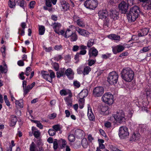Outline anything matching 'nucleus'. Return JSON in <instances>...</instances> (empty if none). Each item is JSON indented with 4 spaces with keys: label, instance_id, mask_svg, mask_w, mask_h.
Listing matches in <instances>:
<instances>
[{
    "label": "nucleus",
    "instance_id": "nucleus-1",
    "mask_svg": "<svg viewBox=\"0 0 151 151\" xmlns=\"http://www.w3.org/2000/svg\"><path fill=\"white\" fill-rule=\"evenodd\" d=\"M121 74L122 79L127 82H130L133 79L134 72L129 68L124 69L122 71Z\"/></svg>",
    "mask_w": 151,
    "mask_h": 151
},
{
    "label": "nucleus",
    "instance_id": "nucleus-2",
    "mask_svg": "<svg viewBox=\"0 0 151 151\" xmlns=\"http://www.w3.org/2000/svg\"><path fill=\"white\" fill-rule=\"evenodd\" d=\"M140 12V10L138 6H136L132 7L127 14L128 20L131 22L134 21L138 18Z\"/></svg>",
    "mask_w": 151,
    "mask_h": 151
},
{
    "label": "nucleus",
    "instance_id": "nucleus-3",
    "mask_svg": "<svg viewBox=\"0 0 151 151\" xmlns=\"http://www.w3.org/2000/svg\"><path fill=\"white\" fill-rule=\"evenodd\" d=\"M99 18L101 19L104 21V25L108 26L109 23V19L107 11L106 10L99 11L98 13Z\"/></svg>",
    "mask_w": 151,
    "mask_h": 151
},
{
    "label": "nucleus",
    "instance_id": "nucleus-4",
    "mask_svg": "<svg viewBox=\"0 0 151 151\" xmlns=\"http://www.w3.org/2000/svg\"><path fill=\"white\" fill-rule=\"evenodd\" d=\"M113 115L115 119L114 121V123H121L125 121L124 113L122 110L117 112L115 114H114Z\"/></svg>",
    "mask_w": 151,
    "mask_h": 151
},
{
    "label": "nucleus",
    "instance_id": "nucleus-5",
    "mask_svg": "<svg viewBox=\"0 0 151 151\" xmlns=\"http://www.w3.org/2000/svg\"><path fill=\"white\" fill-rule=\"evenodd\" d=\"M101 99L103 102L109 105H111L113 103V96L110 93H105L102 96Z\"/></svg>",
    "mask_w": 151,
    "mask_h": 151
},
{
    "label": "nucleus",
    "instance_id": "nucleus-6",
    "mask_svg": "<svg viewBox=\"0 0 151 151\" xmlns=\"http://www.w3.org/2000/svg\"><path fill=\"white\" fill-rule=\"evenodd\" d=\"M118 74L115 71L110 72L107 78V81L111 84H114L117 83L118 78Z\"/></svg>",
    "mask_w": 151,
    "mask_h": 151
},
{
    "label": "nucleus",
    "instance_id": "nucleus-7",
    "mask_svg": "<svg viewBox=\"0 0 151 151\" xmlns=\"http://www.w3.org/2000/svg\"><path fill=\"white\" fill-rule=\"evenodd\" d=\"M54 31L59 35H63L65 33V31L64 30H60L61 28L62 27L61 24L58 22H55L52 23L51 25Z\"/></svg>",
    "mask_w": 151,
    "mask_h": 151
},
{
    "label": "nucleus",
    "instance_id": "nucleus-8",
    "mask_svg": "<svg viewBox=\"0 0 151 151\" xmlns=\"http://www.w3.org/2000/svg\"><path fill=\"white\" fill-rule=\"evenodd\" d=\"M128 129L125 126L121 127L119 131V135L121 139H124L129 136Z\"/></svg>",
    "mask_w": 151,
    "mask_h": 151
},
{
    "label": "nucleus",
    "instance_id": "nucleus-9",
    "mask_svg": "<svg viewBox=\"0 0 151 151\" xmlns=\"http://www.w3.org/2000/svg\"><path fill=\"white\" fill-rule=\"evenodd\" d=\"M41 74L43 78L50 82L52 81V79L55 76V73L52 70L50 71V75L47 72L44 70L41 71Z\"/></svg>",
    "mask_w": 151,
    "mask_h": 151
},
{
    "label": "nucleus",
    "instance_id": "nucleus-10",
    "mask_svg": "<svg viewBox=\"0 0 151 151\" xmlns=\"http://www.w3.org/2000/svg\"><path fill=\"white\" fill-rule=\"evenodd\" d=\"M97 0H86L84 3V5L87 8L94 9L97 6Z\"/></svg>",
    "mask_w": 151,
    "mask_h": 151
},
{
    "label": "nucleus",
    "instance_id": "nucleus-11",
    "mask_svg": "<svg viewBox=\"0 0 151 151\" xmlns=\"http://www.w3.org/2000/svg\"><path fill=\"white\" fill-rule=\"evenodd\" d=\"M104 92V89L102 87L98 86L95 87L93 90V93L95 97L101 96Z\"/></svg>",
    "mask_w": 151,
    "mask_h": 151
},
{
    "label": "nucleus",
    "instance_id": "nucleus-12",
    "mask_svg": "<svg viewBox=\"0 0 151 151\" xmlns=\"http://www.w3.org/2000/svg\"><path fill=\"white\" fill-rule=\"evenodd\" d=\"M129 4V2H128L127 3L124 1H122L119 4V9L122 13L125 14L127 12Z\"/></svg>",
    "mask_w": 151,
    "mask_h": 151
},
{
    "label": "nucleus",
    "instance_id": "nucleus-13",
    "mask_svg": "<svg viewBox=\"0 0 151 151\" xmlns=\"http://www.w3.org/2000/svg\"><path fill=\"white\" fill-rule=\"evenodd\" d=\"M73 20L79 26L83 27L85 24L82 19L77 15H74L73 17Z\"/></svg>",
    "mask_w": 151,
    "mask_h": 151
},
{
    "label": "nucleus",
    "instance_id": "nucleus-14",
    "mask_svg": "<svg viewBox=\"0 0 151 151\" xmlns=\"http://www.w3.org/2000/svg\"><path fill=\"white\" fill-rule=\"evenodd\" d=\"M30 151H44V149L42 147H38V148L33 142H32L30 145Z\"/></svg>",
    "mask_w": 151,
    "mask_h": 151
},
{
    "label": "nucleus",
    "instance_id": "nucleus-15",
    "mask_svg": "<svg viewBox=\"0 0 151 151\" xmlns=\"http://www.w3.org/2000/svg\"><path fill=\"white\" fill-rule=\"evenodd\" d=\"M124 47L122 45H118L112 47V51L114 54H116L121 52L124 49Z\"/></svg>",
    "mask_w": 151,
    "mask_h": 151
},
{
    "label": "nucleus",
    "instance_id": "nucleus-16",
    "mask_svg": "<svg viewBox=\"0 0 151 151\" xmlns=\"http://www.w3.org/2000/svg\"><path fill=\"white\" fill-rule=\"evenodd\" d=\"M98 50L94 47H92L90 48L88 52V55L89 58L92 57H95L98 54Z\"/></svg>",
    "mask_w": 151,
    "mask_h": 151
},
{
    "label": "nucleus",
    "instance_id": "nucleus-17",
    "mask_svg": "<svg viewBox=\"0 0 151 151\" xmlns=\"http://www.w3.org/2000/svg\"><path fill=\"white\" fill-rule=\"evenodd\" d=\"M88 91L87 89H84L82 90L79 94L78 96L80 99L79 101L81 102L83 101L84 98L87 96L88 94Z\"/></svg>",
    "mask_w": 151,
    "mask_h": 151
},
{
    "label": "nucleus",
    "instance_id": "nucleus-18",
    "mask_svg": "<svg viewBox=\"0 0 151 151\" xmlns=\"http://www.w3.org/2000/svg\"><path fill=\"white\" fill-rule=\"evenodd\" d=\"M111 113L109 107L108 106H103L101 108V113L104 115H108Z\"/></svg>",
    "mask_w": 151,
    "mask_h": 151
},
{
    "label": "nucleus",
    "instance_id": "nucleus-19",
    "mask_svg": "<svg viewBox=\"0 0 151 151\" xmlns=\"http://www.w3.org/2000/svg\"><path fill=\"white\" fill-rule=\"evenodd\" d=\"M109 15L111 18L116 20L118 19L119 13L115 10H111Z\"/></svg>",
    "mask_w": 151,
    "mask_h": 151
},
{
    "label": "nucleus",
    "instance_id": "nucleus-20",
    "mask_svg": "<svg viewBox=\"0 0 151 151\" xmlns=\"http://www.w3.org/2000/svg\"><path fill=\"white\" fill-rule=\"evenodd\" d=\"M84 133V132L82 130L78 129L75 130V136L78 138H82Z\"/></svg>",
    "mask_w": 151,
    "mask_h": 151
},
{
    "label": "nucleus",
    "instance_id": "nucleus-21",
    "mask_svg": "<svg viewBox=\"0 0 151 151\" xmlns=\"http://www.w3.org/2000/svg\"><path fill=\"white\" fill-rule=\"evenodd\" d=\"M76 31L79 35L84 37H88L90 34L89 32L81 28H78Z\"/></svg>",
    "mask_w": 151,
    "mask_h": 151
},
{
    "label": "nucleus",
    "instance_id": "nucleus-22",
    "mask_svg": "<svg viewBox=\"0 0 151 151\" xmlns=\"http://www.w3.org/2000/svg\"><path fill=\"white\" fill-rule=\"evenodd\" d=\"M60 93L61 96H66L68 94L69 97H72L73 96L71 91L68 89H62L60 91Z\"/></svg>",
    "mask_w": 151,
    "mask_h": 151
},
{
    "label": "nucleus",
    "instance_id": "nucleus-23",
    "mask_svg": "<svg viewBox=\"0 0 151 151\" xmlns=\"http://www.w3.org/2000/svg\"><path fill=\"white\" fill-rule=\"evenodd\" d=\"M65 73L70 79H73L74 73L70 68L67 69L66 70Z\"/></svg>",
    "mask_w": 151,
    "mask_h": 151
},
{
    "label": "nucleus",
    "instance_id": "nucleus-24",
    "mask_svg": "<svg viewBox=\"0 0 151 151\" xmlns=\"http://www.w3.org/2000/svg\"><path fill=\"white\" fill-rule=\"evenodd\" d=\"M149 29L148 28H143L138 33L139 37H143L147 35L149 32Z\"/></svg>",
    "mask_w": 151,
    "mask_h": 151
},
{
    "label": "nucleus",
    "instance_id": "nucleus-25",
    "mask_svg": "<svg viewBox=\"0 0 151 151\" xmlns=\"http://www.w3.org/2000/svg\"><path fill=\"white\" fill-rule=\"evenodd\" d=\"M32 132L34 136L36 138H37L40 137V133L39 131L37 130L35 127H32Z\"/></svg>",
    "mask_w": 151,
    "mask_h": 151
},
{
    "label": "nucleus",
    "instance_id": "nucleus-26",
    "mask_svg": "<svg viewBox=\"0 0 151 151\" xmlns=\"http://www.w3.org/2000/svg\"><path fill=\"white\" fill-rule=\"evenodd\" d=\"M61 4L62 8V11H67L69 9V5L65 2L63 1L61 2Z\"/></svg>",
    "mask_w": 151,
    "mask_h": 151
},
{
    "label": "nucleus",
    "instance_id": "nucleus-27",
    "mask_svg": "<svg viewBox=\"0 0 151 151\" xmlns=\"http://www.w3.org/2000/svg\"><path fill=\"white\" fill-rule=\"evenodd\" d=\"M140 137L141 135L140 134L138 133L136 134L134 133L130 138V140L131 141H135L137 140H138L140 138Z\"/></svg>",
    "mask_w": 151,
    "mask_h": 151
},
{
    "label": "nucleus",
    "instance_id": "nucleus-28",
    "mask_svg": "<svg viewBox=\"0 0 151 151\" xmlns=\"http://www.w3.org/2000/svg\"><path fill=\"white\" fill-rule=\"evenodd\" d=\"M87 115L89 120L93 121L95 120V116L91 109L89 110L88 109Z\"/></svg>",
    "mask_w": 151,
    "mask_h": 151
},
{
    "label": "nucleus",
    "instance_id": "nucleus-29",
    "mask_svg": "<svg viewBox=\"0 0 151 151\" xmlns=\"http://www.w3.org/2000/svg\"><path fill=\"white\" fill-rule=\"evenodd\" d=\"M108 37L111 39L119 41L120 39V36L114 34H111L108 35Z\"/></svg>",
    "mask_w": 151,
    "mask_h": 151
},
{
    "label": "nucleus",
    "instance_id": "nucleus-30",
    "mask_svg": "<svg viewBox=\"0 0 151 151\" xmlns=\"http://www.w3.org/2000/svg\"><path fill=\"white\" fill-rule=\"evenodd\" d=\"M70 40L71 42H75L78 39V36L75 32H73L69 37Z\"/></svg>",
    "mask_w": 151,
    "mask_h": 151
},
{
    "label": "nucleus",
    "instance_id": "nucleus-31",
    "mask_svg": "<svg viewBox=\"0 0 151 151\" xmlns=\"http://www.w3.org/2000/svg\"><path fill=\"white\" fill-rule=\"evenodd\" d=\"M71 97L69 96L68 97H66L64 98L66 104L68 106H71L72 105V101L71 98Z\"/></svg>",
    "mask_w": 151,
    "mask_h": 151
},
{
    "label": "nucleus",
    "instance_id": "nucleus-32",
    "mask_svg": "<svg viewBox=\"0 0 151 151\" xmlns=\"http://www.w3.org/2000/svg\"><path fill=\"white\" fill-rule=\"evenodd\" d=\"M73 32L69 29H67L63 35L65 38H69Z\"/></svg>",
    "mask_w": 151,
    "mask_h": 151
},
{
    "label": "nucleus",
    "instance_id": "nucleus-33",
    "mask_svg": "<svg viewBox=\"0 0 151 151\" xmlns=\"http://www.w3.org/2000/svg\"><path fill=\"white\" fill-rule=\"evenodd\" d=\"M45 28L44 26L42 25L39 26V34L40 35H43L45 31Z\"/></svg>",
    "mask_w": 151,
    "mask_h": 151
},
{
    "label": "nucleus",
    "instance_id": "nucleus-34",
    "mask_svg": "<svg viewBox=\"0 0 151 151\" xmlns=\"http://www.w3.org/2000/svg\"><path fill=\"white\" fill-rule=\"evenodd\" d=\"M91 70V68L89 66H86L85 67L83 71V73L84 75H87L88 74L89 72Z\"/></svg>",
    "mask_w": 151,
    "mask_h": 151
},
{
    "label": "nucleus",
    "instance_id": "nucleus-35",
    "mask_svg": "<svg viewBox=\"0 0 151 151\" xmlns=\"http://www.w3.org/2000/svg\"><path fill=\"white\" fill-rule=\"evenodd\" d=\"M83 147L84 148H86L88 147V142L86 139H83L81 142Z\"/></svg>",
    "mask_w": 151,
    "mask_h": 151
},
{
    "label": "nucleus",
    "instance_id": "nucleus-36",
    "mask_svg": "<svg viewBox=\"0 0 151 151\" xmlns=\"http://www.w3.org/2000/svg\"><path fill=\"white\" fill-rule=\"evenodd\" d=\"M33 122L37 124V126L40 129H42L43 128V126L40 121L37 120H33Z\"/></svg>",
    "mask_w": 151,
    "mask_h": 151
},
{
    "label": "nucleus",
    "instance_id": "nucleus-37",
    "mask_svg": "<svg viewBox=\"0 0 151 151\" xmlns=\"http://www.w3.org/2000/svg\"><path fill=\"white\" fill-rule=\"evenodd\" d=\"M53 148L54 150L55 151L58 147V140L57 139H55L53 142Z\"/></svg>",
    "mask_w": 151,
    "mask_h": 151
},
{
    "label": "nucleus",
    "instance_id": "nucleus-38",
    "mask_svg": "<svg viewBox=\"0 0 151 151\" xmlns=\"http://www.w3.org/2000/svg\"><path fill=\"white\" fill-rule=\"evenodd\" d=\"M150 49V47L149 46L146 47H144L142 49L140 50V52L141 53L146 52L149 50Z\"/></svg>",
    "mask_w": 151,
    "mask_h": 151
},
{
    "label": "nucleus",
    "instance_id": "nucleus-39",
    "mask_svg": "<svg viewBox=\"0 0 151 151\" xmlns=\"http://www.w3.org/2000/svg\"><path fill=\"white\" fill-rule=\"evenodd\" d=\"M17 120L16 116H12V124H13L12 125H15L16 122Z\"/></svg>",
    "mask_w": 151,
    "mask_h": 151
},
{
    "label": "nucleus",
    "instance_id": "nucleus-40",
    "mask_svg": "<svg viewBox=\"0 0 151 151\" xmlns=\"http://www.w3.org/2000/svg\"><path fill=\"white\" fill-rule=\"evenodd\" d=\"M48 133L50 136H53L56 134L55 131L52 129H50L48 131Z\"/></svg>",
    "mask_w": 151,
    "mask_h": 151
},
{
    "label": "nucleus",
    "instance_id": "nucleus-41",
    "mask_svg": "<svg viewBox=\"0 0 151 151\" xmlns=\"http://www.w3.org/2000/svg\"><path fill=\"white\" fill-rule=\"evenodd\" d=\"M59 142L62 143V147H65L67 142L66 141L63 139H61L59 140Z\"/></svg>",
    "mask_w": 151,
    "mask_h": 151
},
{
    "label": "nucleus",
    "instance_id": "nucleus-42",
    "mask_svg": "<svg viewBox=\"0 0 151 151\" xmlns=\"http://www.w3.org/2000/svg\"><path fill=\"white\" fill-rule=\"evenodd\" d=\"M52 128L55 131V132L58 131H60V125L59 124L55 125L52 126Z\"/></svg>",
    "mask_w": 151,
    "mask_h": 151
},
{
    "label": "nucleus",
    "instance_id": "nucleus-43",
    "mask_svg": "<svg viewBox=\"0 0 151 151\" xmlns=\"http://www.w3.org/2000/svg\"><path fill=\"white\" fill-rule=\"evenodd\" d=\"M68 139L70 142H73L75 140V136L73 134H70L68 136Z\"/></svg>",
    "mask_w": 151,
    "mask_h": 151
},
{
    "label": "nucleus",
    "instance_id": "nucleus-44",
    "mask_svg": "<svg viewBox=\"0 0 151 151\" xmlns=\"http://www.w3.org/2000/svg\"><path fill=\"white\" fill-rule=\"evenodd\" d=\"M8 5L9 7L11 8H14L15 7V4L14 2L11 1V0H9Z\"/></svg>",
    "mask_w": 151,
    "mask_h": 151
},
{
    "label": "nucleus",
    "instance_id": "nucleus-45",
    "mask_svg": "<svg viewBox=\"0 0 151 151\" xmlns=\"http://www.w3.org/2000/svg\"><path fill=\"white\" fill-rule=\"evenodd\" d=\"M26 3L25 1L24 0H22L20 2L19 4L18 5L21 7H22L24 9V8L26 5Z\"/></svg>",
    "mask_w": 151,
    "mask_h": 151
},
{
    "label": "nucleus",
    "instance_id": "nucleus-46",
    "mask_svg": "<svg viewBox=\"0 0 151 151\" xmlns=\"http://www.w3.org/2000/svg\"><path fill=\"white\" fill-rule=\"evenodd\" d=\"M94 44L93 40L91 39L89 40L87 44V46L88 47H90L92 46Z\"/></svg>",
    "mask_w": 151,
    "mask_h": 151
},
{
    "label": "nucleus",
    "instance_id": "nucleus-47",
    "mask_svg": "<svg viewBox=\"0 0 151 151\" xmlns=\"http://www.w3.org/2000/svg\"><path fill=\"white\" fill-rule=\"evenodd\" d=\"M111 54L109 53H107L106 54L102 55L101 57L104 59H107L111 56Z\"/></svg>",
    "mask_w": 151,
    "mask_h": 151
},
{
    "label": "nucleus",
    "instance_id": "nucleus-48",
    "mask_svg": "<svg viewBox=\"0 0 151 151\" xmlns=\"http://www.w3.org/2000/svg\"><path fill=\"white\" fill-rule=\"evenodd\" d=\"M31 70L30 67H28L26 68V70L24 73V74H25L27 76H28Z\"/></svg>",
    "mask_w": 151,
    "mask_h": 151
},
{
    "label": "nucleus",
    "instance_id": "nucleus-49",
    "mask_svg": "<svg viewBox=\"0 0 151 151\" xmlns=\"http://www.w3.org/2000/svg\"><path fill=\"white\" fill-rule=\"evenodd\" d=\"M21 102L17 100L15 101V104L16 105L18 106L20 108L23 107V104L22 102V101L21 100H20Z\"/></svg>",
    "mask_w": 151,
    "mask_h": 151
},
{
    "label": "nucleus",
    "instance_id": "nucleus-50",
    "mask_svg": "<svg viewBox=\"0 0 151 151\" xmlns=\"http://www.w3.org/2000/svg\"><path fill=\"white\" fill-rule=\"evenodd\" d=\"M24 29H21V28H19L18 30V33L20 34L22 36L24 35L25 33Z\"/></svg>",
    "mask_w": 151,
    "mask_h": 151
},
{
    "label": "nucleus",
    "instance_id": "nucleus-51",
    "mask_svg": "<svg viewBox=\"0 0 151 151\" xmlns=\"http://www.w3.org/2000/svg\"><path fill=\"white\" fill-rule=\"evenodd\" d=\"M88 65L90 66H91L96 62V60H88Z\"/></svg>",
    "mask_w": 151,
    "mask_h": 151
},
{
    "label": "nucleus",
    "instance_id": "nucleus-52",
    "mask_svg": "<svg viewBox=\"0 0 151 151\" xmlns=\"http://www.w3.org/2000/svg\"><path fill=\"white\" fill-rule=\"evenodd\" d=\"M54 49L57 50H62L63 48L62 46L61 45H57L54 47Z\"/></svg>",
    "mask_w": 151,
    "mask_h": 151
},
{
    "label": "nucleus",
    "instance_id": "nucleus-53",
    "mask_svg": "<svg viewBox=\"0 0 151 151\" xmlns=\"http://www.w3.org/2000/svg\"><path fill=\"white\" fill-rule=\"evenodd\" d=\"M24 91V95H26L29 91L30 90L27 88V86L23 88Z\"/></svg>",
    "mask_w": 151,
    "mask_h": 151
},
{
    "label": "nucleus",
    "instance_id": "nucleus-54",
    "mask_svg": "<svg viewBox=\"0 0 151 151\" xmlns=\"http://www.w3.org/2000/svg\"><path fill=\"white\" fill-rule=\"evenodd\" d=\"M45 4L48 7H51L52 5L51 0H46Z\"/></svg>",
    "mask_w": 151,
    "mask_h": 151
},
{
    "label": "nucleus",
    "instance_id": "nucleus-55",
    "mask_svg": "<svg viewBox=\"0 0 151 151\" xmlns=\"http://www.w3.org/2000/svg\"><path fill=\"white\" fill-rule=\"evenodd\" d=\"M138 39V37L137 35H133L132 36L131 39V40H129V41L130 42V41H136Z\"/></svg>",
    "mask_w": 151,
    "mask_h": 151
},
{
    "label": "nucleus",
    "instance_id": "nucleus-56",
    "mask_svg": "<svg viewBox=\"0 0 151 151\" xmlns=\"http://www.w3.org/2000/svg\"><path fill=\"white\" fill-rule=\"evenodd\" d=\"M53 67L56 71H58L59 68V65L58 63H54L53 64Z\"/></svg>",
    "mask_w": 151,
    "mask_h": 151
},
{
    "label": "nucleus",
    "instance_id": "nucleus-57",
    "mask_svg": "<svg viewBox=\"0 0 151 151\" xmlns=\"http://www.w3.org/2000/svg\"><path fill=\"white\" fill-rule=\"evenodd\" d=\"M56 116V114L53 113L49 115V118L50 119H53L55 118Z\"/></svg>",
    "mask_w": 151,
    "mask_h": 151
},
{
    "label": "nucleus",
    "instance_id": "nucleus-58",
    "mask_svg": "<svg viewBox=\"0 0 151 151\" xmlns=\"http://www.w3.org/2000/svg\"><path fill=\"white\" fill-rule=\"evenodd\" d=\"M104 125L106 127L109 128L111 127V123L107 121L105 123Z\"/></svg>",
    "mask_w": 151,
    "mask_h": 151
},
{
    "label": "nucleus",
    "instance_id": "nucleus-59",
    "mask_svg": "<svg viewBox=\"0 0 151 151\" xmlns=\"http://www.w3.org/2000/svg\"><path fill=\"white\" fill-rule=\"evenodd\" d=\"M35 4V1H32L30 2L29 6L30 8L32 9L34 8V6Z\"/></svg>",
    "mask_w": 151,
    "mask_h": 151
},
{
    "label": "nucleus",
    "instance_id": "nucleus-60",
    "mask_svg": "<svg viewBox=\"0 0 151 151\" xmlns=\"http://www.w3.org/2000/svg\"><path fill=\"white\" fill-rule=\"evenodd\" d=\"M73 85L77 88H79L80 86V83L77 81H76L74 82Z\"/></svg>",
    "mask_w": 151,
    "mask_h": 151
},
{
    "label": "nucleus",
    "instance_id": "nucleus-61",
    "mask_svg": "<svg viewBox=\"0 0 151 151\" xmlns=\"http://www.w3.org/2000/svg\"><path fill=\"white\" fill-rule=\"evenodd\" d=\"M145 91H146V93L147 96H151V91L149 89H146L145 90Z\"/></svg>",
    "mask_w": 151,
    "mask_h": 151
},
{
    "label": "nucleus",
    "instance_id": "nucleus-62",
    "mask_svg": "<svg viewBox=\"0 0 151 151\" xmlns=\"http://www.w3.org/2000/svg\"><path fill=\"white\" fill-rule=\"evenodd\" d=\"M63 57L61 55H58L54 58V59L57 61L61 59Z\"/></svg>",
    "mask_w": 151,
    "mask_h": 151
},
{
    "label": "nucleus",
    "instance_id": "nucleus-63",
    "mask_svg": "<svg viewBox=\"0 0 151 151\" xmlns=\"http://www.w3.org/2000/svg\"><path fill=\"white\" fill-rule=\"evenodd\" d=\"M35 82H33L31 85H28L27 86L30 90L35 86Z\"/></svg>",
    "mask_w": 151,
    "mask_h": 151
},
{
    "label": "nucleus",
    "instance_id": "nucleus-64",
    "mask_svg": "<svg viewBox=\"0 0 151 151\" xmlns=\"http://www.w3.org/2000/svg\"><path fill=\"white\" fill-rule=\"evenodd\" d=\"M24 73L23 72H21V73L19 74V78L22 80H24L25 79V77L24 76Z\"/></svg>",
    "mask_w": 151,
    "mask_h": 151
}]
</instances>
